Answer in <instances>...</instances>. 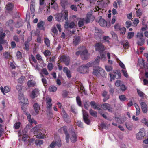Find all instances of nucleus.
Returning a JSON list of instances; mask_svg holds the SVG:
<instances>
[{"instance_id": "1", "label": "nucleus", "mask_w": 148, "mask_h": 148, "mask_svg": "<svg viewBox=\"0 0 148 148\" xmlns=\"http://www.w3.org/2000/svg\"><path fill=\"white\" fill-rule=\"evenodd\" d=\"M18 98L20 101L22 103H23V106L22 107V109L23 110L25 114H26L27 117V119L31 124L34 123L36 124L37 123V121H35L33 118H31V115L30 114L26 112V108L24 107V106L28 104V101L27 98L25 97L23 94L20 93L18 95Z\"/></svg>"}, {"instance_id": "2", "label": "nucleus", "mask_w": 148, "mask_h": 148, "mask_svg": "<svg viewBox=\"0 0 148 148\" xmlns=\"http://www.w3.org/2000/svg\"><path fill=\"white\" fill-rule=\"evenodd\" d=\"M100 57L97 56L95 61L93 62H89L86 65H82L77 69V71L80 73H88L89 71L88 68L89 67L94 66H95L94 64L96 63L97 65L99 62Z\"/></svg>"}, {"instance_id": "3", "label": "nucleus", "mask_w": 148, "mask_h": 148, "mask_svg": "<svg viewBox=\"0 0 148 148\" xmlns=\"http://www.w3.org/2000/svg\"><path fill=\"white\" fill-rule=\"evenodd\" d=\"M31 132L36 134L37 138L43 139L44 138L45 131L42 130L41 125H37L31 130Z\"/></svg>"}, {"instance_id": "4", "label": "nucleus", "mask_w": 148, "mask_h": 148, "mask_svg": "<svg viewBox=\"0 0 148 148\" xmlns=\"http://www.w3.org/2000/svg\"><path fill=\"white\" fill-rule=\"evenodd\" d=\"M92 11L89 12L88 13L86 18H78V25L79 27H80L83 26L85 21L86 23H89L90 21H93L94 19V17L92 15Z\"/></svg>"}, {"instance_id": "5", "label": "nucleus", "mask_w": 148, "mask_h": 148, "mask_svg": "<svg viewBox=\"0 0 148 148\" xmlns=\"http://www.w3.org/2000/svg\"><path fill=\"white\" fill-rule=\"evenodd\" d=\"M79 49L80 51L76 52V55L78 56L80 54L81 58L84 60L87 59L88 58V51L86 49L85 47H82Z\"/></svg>"}, {"instance_id": "6", "label": "nucleus", "mask_w": 148, "mask_h": 148, "mask_svg": "<svg viewBox=\"0 0 148 148\" xmlns=\"http://www.w3.org/2000/svg\"><path fill=\"white\" fill-rule=\"evenodd\" d=\"M99 63L97 65H96V63L94 64L95 66H93V67H95V68L94 69V71L93 72V74L96 75L97 77H99L102 75V73H105L104 70L101 67L97 66Z\"/></svg>"}, {"instance_id": "7", "label": "nucleus", "mask_w": 148, "mask_h": 148, "mask_svg": "<svg viewBox=\"0 0 148 148\" xmlns=\"http://www.w3.org/2000/svg\"><path fill=\"white\" fill-rule=\"evenodd\" d=\"M61 14H58L56 17V19L57 21L60 22L62 19L63 16H64V19L68 21V11L66 10H64L62 11Z\"/></svg>"}, {"instance_id": "8", "label": "nucleus", "mask_w": 148, "mask_h": 148, "mask_svg": "<svg viewBox=\"0 0 148 148\" xmlns=\"http://www.w3.org/2000/svg\"><path fill=\"white\" fill-rule=\"evenodd\" d=\"M143 35L142 32H138L136 36V38L137 39V44L138 45L141 46L143 45L144 42V39L143 38Z\"/></svg>"}, {"instance_id": "9", "label": "nucleus", "mask_w": 148, "mask_h": 148, "mask_svg": "<svg viewBox=\"0 0 148 148\" xmlns=\"http://www.w3.org/2000/svg\"><path fill=\"white\" fill-rule=\"evenodd\" d=\"M77 134L74 132L73 128L71 130V132L69 135V138L72 143H74L77 140Z\"/></svg>"}, {"instance_id": "10", "label": "nucleus", "mask_w": 148, "mask_h": 148, "mask_svg": "<svg viewBox=\"0 0 148 148\" xmlns=\"http://www.w3.org/2000/svg\"><path fill=\"white\" fill-rule=\"evenodd\" d=\"M145 135V130L144 128H142L140 129L138 132L136 134V138L138 140H141Z\"/></svg>"}, {"instance_id": "11", "label": "nucleus", "mask_w": 148, "mask_h": 148, "mask_svg": "<svg viewBox=\"0 0 148 148\" xmlns=\"http://www.w3.org/2000/svg\"><path fill=\"white\" fill-rule=\"evenodd\" d=\"M83 115L84 120L85 123L89 125L90 123V120L89 118V116L88 113L85 110H83Z\"/></svg>"}, {"instance_id": "12", "label": "nucleus", "mask_w": 148, "mask_h": 148, "mask_svg": "<svg viewBox=\"0 0 148 148\" xmlns=\"http://www.w3.org/2000/svg\"><path fill=\"white\" fill-rule=\"evenodd\" d=\"M55 141L52 142L50 145V147H51L53 148L56 145L58 147H60L61 146V140L60 138L58 137L57 139H55Z\"/></svg>"}, {"instance_id": "13", "label": "nucleus", "mask_w": 148, "mask_h": 148, "mask_svg": "<svg viewBox=\"0 0 148 148\" xmlns=\"http://www.w3.org/2000/svg\"><path fill=\"white\" fill-rule=\"evenodd\" d=\"M96 51H98L100 53H102L105 50L104 46L101 43H97L95 45Z\"/></svg>"}, {"instance_id": "14", "label": "nucleus", "mask_w": 148, "mask_h": 148, "mask_svg": "<svg viewBox=\"0 0 148 148\" xmlns=\"http://www.w3.org/2000/svg\"><path fill=\"white\" fill-rule=\"evenodd\" d=\"M50 4L51 6V8H52L55 10H57L58 9V6L56 3V1L54 0H51V3L49 4V6L48 7V8L47 9L48 12H50V11L48 10V9H50Z\"/></svg>"}, {"instance_id": "15", "label": "nucleus", "mask_w": 148, "mask_h": 148, "mask_svg": "<svg viewBox=\"0 0 148 148\" xmlns=\"http://www.w3.org/2000/svg\"><path fill=\"white\" fill-rule=\"evenodd\" d=\"M63 130L66 135V140L67 143H68L69 140V134L67 132V127L66 126H64L61 127L59 130V132H62Z\"/></svg>"}, {"instance_id": "16", "label": "nucleus", "mask_w": 148, "mask_h": 148, "mask_svg": "<svg viewBox=\"0 0 148 148\" xmlns=\"http://www.w3.org/2000/svg\"><path fill=\"white\" fill-rule=\"evenodd\" d=\"M97 22L102 27H105L107 26L106 21L101 17L100 16L98 17L97 19Z\"/></svg>"}, {"instance_id": "17", "label": "nucleus", "mask_w": 148, "mask_h": 148, "mask_svg": "<svg viewBox=\"0 0 148 148\" xmlns=\"http://www.w3.org/2000/svg\"><path fill=\"white\" fill-rule=\"evenodd\" d=\"M60 60L61 62H64L66 65H68L69 64L70 59L69 56H62L60 57Z\"/></svg>"}, {"instance_id": "18", "label": "nucleus", "mask_w": 148, "mask_h": 148, "mask_svg": "<svg viewBox=\"0 0 148 148\" xmlns=\"http://www.w3.org/2000/svg\"><path fill=\"white\" fill-rule=\"evenodd\" d=\"M101 106L102 108L104 110H108L109 112H111L113 111V109L111 107L110 105L108 103H105L103 104Z\"/></svg>"}, {"instance_id": "19", "label": "nucleus", "mask_w": 148, "mask_h": 148, "mask_svg": "<svg viewBox=\"0 0 148 148\" xmlns=\"http://www.w3.org/2000/svg\"><path fill=\"white\" fill-rule=\"evenodd\" d=\"M52 99L51 98L49 97H47L45 100V101L46 103L47 108L50 110L51 108L52 104L51 103Z\"/></svg>"}, {"instance_id": "20", "label": "nucleus", "mask_w": 148, "mask_h": 148, "mask_svg": "<svg viewBox=\"0 0 148 148\" xmlns=\"http://www.w3.org/2000/svg\"><path fill=\"white\" fill-rule=\"evenodd\" d=\"M11 89V87L8 86H5L4 87L1 86L0 87L1 91L4 95H5V93H6L9 92Z\"/></svg>"}, {"instance_id": "21", "label": "nucleus", "mask_w": 148, "mask_h": 148, "mask_svg": "<svg viewBox=\"0 0 148 148\" xmlns=\"http://www.w3.org/2000/svg\"><path fill=\"white\" fill-rule=\"evenodd\" d=\"M39 90L36 88L33 90L30 95L31 97L33 99L37 97L39 94Z\"/></svg>"}, {"instance_id": "22", "label": "nucleus", "mask_w": 148, "mask_h": 148, "mask_svg": "<svg viewBox=\"0 0 148 148\" xmlns=\"http://www.w3.org/2000/svg\"><path fill=\"white\" fill-rule=\"evenodd\" d=\"M110 80L112 81L114 79L115 77L116 78H119L121 77V75L119 73H110Z\"/></svg>"}, {"instance_id": "23", "label": "nucleus", "mask_w": 148, "mask_h": 148, "mask_svg": "<svg viewBox=\"0 0 148 148\" xmlns=\"http://www.w3.org/2000/svg\"><path fill=\"white\" fill-rule=\"evenodd\" d=\"M75 24V23L74 22H71L70 23H68L67 21H66L64 25V27L66 29H67L69 28H73L74 27Z\"/></svg>"}, {"instance_id": "24", "label": "nucleus", "mask_w": 148, "mask_h": 148, "mask_svg": "<svg viewBox=\"0 0 148 148\" xmlns=\"http://www.w3.org/2000/svg\"><path fill=\"white\" fill-rule=\"evenodd\" d=\"M2 29L0 30V43H4L3 39L5 36V33H3Z\"/></svg>"}, {"instance_id": "25", "label": "nucleus", "mask_w": 148, "mask_h": 148, "mask_svg": "<svg viewBox=\"0 0 148 148\" xmlns=\"http://www.w3.org/2000/svg\"><path fill=\"white\" fill-rule=\"evenodd\" d=\"M34 109L36 114H38L40 110V106L37 103H35L33 106Z\"/></svg>"}, {"instance_id": "26", "label": "nucleus", "mask_w": 148, "mask_h": 148, "mask_svg": "<svg viewBox=\"0 0 148 148\" xmlns=\"http://www.w3.org/2000/svg\"><path fill=\"white\" fill-rule=\"evenodd\" d=\"M80 41V38L79 36H75L73 39V44L76 46L79 44Z\"/></svg>"}, {"instance_id": "27", "label": "nucleus", "mask_w": 148, "mask_h": 148, "mask_svg": "<svg viewBox=\"0 0 148 148\" xmlns=\"http://www.w3.org/2000/svg\"><path fill=\"white\" fill-rule=\"evenodd\" d=\"M45 23L43 21H40L37 24V27L40 30H44L45 28L44 25H45Z\"/></svg>"}, {"instance_id": "28", "label": "nucleus", "mask_w": 148, "mask_h": 148, "mask_svg": "<svg viewBox=\"0 0 148 148\" xmlns=\"http://www.w3.org/2000/svg\"><path fill=\"white\" fill-rule=\"evenodd\" d=\"M137 92L138 95L140 97H141L142 98H147L148 96H147L145 94L140 90L137 89Z\"/></svg>"}, {"instance_id": "29", "label": "nucleus", "mask_w": 148, "mask_h": 148, "mask_svg": "<svg viewBox=\"0 0 148 148\" xmlns=\"http://www.w3.org/2000/svg\"><path fill=\"white\" fill-rule=\"evenodd\" d=\"M63 71L64 73H65L68 78H70L71 77V75L70 73V71L68 70L67 68L66 67H64L63 69Z\"/></svg>"}, {"instance_id": "30", "label": "nucleus", "mask_w": 148, "mask_h": 148, "mask_svg": "<svg viewBox=\"0 0 148 148\" xmlns=\"http://www.w3.org/2000/svg\"><path fill=\"white\" fill-rule=\"evenodd\" d=\"M35 84V82L34 80H29L27 82V85L29 87L34 86Z\"/></svg>"}, {"instance_id": "31", "label": "nucleus", "mask_w": 148, "mask_h": 148, "mask_svg": "<svg viewBox=\"0 0 148 148\" xmlns=\"http://www.w3.org/2000/svg\"><path fill=\"white\" fill-rule=\"evenodd\" d=\"M31 58L33 61L36 64L35 65H33L32 64V65L35 68V69L36 70H39V68L37 66V61L34 57L32 55L31 56Z\"/></svg>"}, {"instance_id": "32", "label": "nucleus", "mask_w": 148, "mask_h": 148, "mask_svg": "<svg viewBox=\"0 0 148 148\" xmlns=\"http://www.w3.org/2000/svg\"><path fill=\"white\" fill-rule=\"evenodd\" d=\"M125 125L127 128L129 130H131L132 129V124L130 122H127L125 123Z\"/></svg>"}, {"instance_id": "33", "label": "nucleus", "mask_w": 148, "mask_h": 148, "mask_svg": "<svg viewBox=\"0 0 148 148\" xmlns=\"http://www.w3.org/2000/svg\"><path fill=\"white\" fill-rule=\"evenodd\" d=\"M14 7V5L11 3H9L6 5V10L9 11H11L12 10Z\"/></svg>"}, {"instance_id": "34", "label": "nucleus", "mask_w": 148, "mask_h": 148, "mask_svg": "<svg viewBox=\"0 0 148 148\" xmlns=\"http://www.w3.org/2000/svg\"><path fill=\"white\" fill-rule=\"evenodd\" d=\"M91 107L94 109H99V107L97 106V105L94 101H92L90 103Z\"/></svg>"}, {"instance_id": "35", "label": "nucleus", "mask_w": 148, "mask_h": 148, "mask_svg": "<svg viewBox=\"0 0 148 148\" xmlns=\"http://www.w3.org/2000/svg\"><path fill=\"white\" fill-rule=\"evenodd\" d=\"M102 95L105 97L104 99H103V101L104 102L106 101L109 98V96L107 95V92L106 91H104L103 92Z\"/></svg>"}, {"instance_id": "36", "label": "nucleus", "mask_w": 148, "mask_h": 148, "mask_svg": "<svg viewBox=\"0 0 148 148\" xmlns=\"http://www.w3.org/2000/svg\"><path fill=\"white\" fill-rule=\"evenodd\" d=\"M89 113L90 114L94 117H97V112L93 110L92 109H90L89 110Z\"/></svg>"}, {"instance_id": "37", "label": "nucleus", "mask_w": 148, "mask_h": 148, "mask_svg": "<svg viewBox=\"0 0 148 148\" xmlns=\"http://www.w3.org/2000/svg\"><path fill=\"white\" fill-rule=\"evenodd\" d=\"M136 16L138 17H140L142 15V10L140 9H139L138 10H137L136 8Z\"/></svg>"}, {"instance_id": "38", "label": "nucleus", "mask_w": 148, "mask_h": 148, "mask_svg": "<svg viewBox=\"0 0 148 148\" xmlns=\"http://www.w3.org/2000/svg\"><path fill=\"white\" fill-rule=\"evenodd\" d=\"M134 35V33L133 32H130L128 33L127 38L128 39H131L133 38Z\"/></svg>"}, {"instance_id": "39", "label": "nucleus", "mask_w": 148, "mask_h": 148, "mask_svg": "<svg viewBox=\"0 0 148 148\" xmlns=\"http://www.w3.org/2000/svg\"><path fill=\"white\" fill-rule=\"evenodd\" d=\"M67 4L68 2L67 0H61V5L64 8L65 6Z\"/></svg>"}, {"instance_id": "40", "label": "nucleus", "mask_w": 148, "mask_h": 148, "mask_svg": "<svg viewBox=\"0 0 148 148\" xmlns=\"http://www.w3.org/2000/svg\"><path fill=\"white\" fill-rule=\"evenodd\" d=\"M24 130H23V133L22 134H23L22 137V140L25 142L27 140L28 138V136L27 135L25 134V133L24 134Z\"/></svg>"}, {"instance_id": "41", "label": "nucleus", "mask_w": 148, "mask_h": 148, "mask_svg": "<svg viewBox=\"0 0 148 148\" xmlns=\"http://www.w3.org/2000/svg\"><path fill=\"white\" fill-rule=\"evenodd\" d=\"M141 122L148 127V120L145 118H143L141 120Z\"/></svg>"}, {"instance_id": "42", "label": "nucleus", "mask_w": 148, "mask_h": 148, "mask_svg": "<svg viewBox=\"0 0 148 148\" xmlns=\"http://www.w3.org/2000/svg\"><path fill=\"white\" fill-rule=\"evenodd\" d=\"M44 42L47 47H49L50 46V40L47 38H46L44 39Z\"/></svg>"}, {"instance_id": "43", "label": "nucleus", "mask_w": 148, "mask_h": 148, "mask_svg": "<svg viewBox=\"0 0 148 148\" xmlns=\"http://www.w3.org/2000/svg\"><path fill=\"white\" fill-rule=\"evenodd\" d=\"M21 123L20 122H17L14 125V127L16 129H18L20 127Z\"/></svg>"}, {"instance_id": "44", "label": "nucleus", "mask_w": 148, "mask_h": 148, "mask_svg": "<svg viewBox=\"0 0 148 148\" xmlns=\"http://www.w3.org/2000/svg\"><path fill=\"white\" fill-rule=\"evenodd\" d=\"M43 54L46 57L47 56H49L51 54L50 51L48 50H46L44 52Z\"/></svg>"}, {"instance_id": "45", "label": "nucleus", "mask_w": 148, "mask_h": 148, "mask_svg": "<svg viewBox=\"0 0 148 148\" xmlns=\"http://www.w3.org/2000/svg\"><path fill=\"white\" fill-rule=\"evenodd\" d=\"M47 67L49 71H51L53 68V65L51 63H49Z\"/></svg>"}, {"instance_id": "46", "label": "nucleus", "mask_w": 148, "mask_h": 148, "mask_svg": "<svg viewBox=\"0 0 148 148\" xmlns=\"http://www.w3.org/2000/svg\"><path fill=\"white\" fill-rule=\"evenodd\" d=\"M49 90L51 92H55L57 90V88L56 87L54 86H51L49 88Z\"/></svg>"}, {"instance_id": "47", "label": "nucleus", "mask_w": 148, "mask_h": 148, "mask_svg": "<svg viewBox=\"0 0 148 148\" xmlns=\"http://www.w3.org/2000/svg\"><path fill=\"white\" fill-rule=\"evenodd\" d=\"M123 47L125 49L128 48L129 47V44L127 41H125L123 43Z\"/></svg>"}, {"instance_id": "48", "label": "nucleus", "mask_w": 148, "mask_h": 148, "mask_svg": "<svg viewBox=\"0 0 148 148\" xmlns=\"http://www.w3.org/2000/svg\"><path fill=\"white\" fill-rule=\"evenodd\" d=\"M119 98L120 100L121 101H124L126 99L125 96L124 95H122L119 96Z\"/></svg>"}, {"instance_id": "49", "label": "nucleus", "mask_w": 148, "mask_h": 148, "mask_svg": "<svg viewBox=\"0 0 148 148\" xmlns=\"http://www.w3.org/2000/svg\"><path fill=\"white\" fill-rule=\"evenodd\" d=\"M61 114L62 115H63L64 119L66 118L67 117H69L67 113L63 109H62Z\"/></svg>"}, {"instance_id": "50", "label": "nucleus", "mask_w": 148, "mask_h": 148, "mask_svg": "<svg viewBox=\"0 0 148 148\" xmlns=\"http://www.w3.org/2000/svg\"><path fill=\"white\" fill-rule=\"evenodd\" d=\"M124 75L126 77H128V75L127 73L126 69H123L121 70Z\"/></svg>"}, {"instance_id": "51", "label": "nucleus", "mask_w": 148, "mask_h": 148, "mask_svg": "<svg viewBox=\"0 0 148 148\" xmlns=\"http://www.w3.org/2000/svg\"><path fill=\"white\" fill-rule=\"evenodd\" d=\"M35 143L36 145H40L43 144V141L41 140H36L35 141Z\"/></svg>"}, {"instance_id": "52", "label": "nucleus", "mask_w": 148, "mask_h": 148, "mask_svg": "<svg viewBox=\"0 0 148 148\" xmlns=\"http://www.w3.org/2000/svg\"><path fill=\"white\" fill-rule=\"evenodd\" d=\"M119 30L120 31V33L123 34H125L126 31V28L125 27L120 28Z\"/></svg>"}, {"instance_id": "53", "label": "nucleus", "mask_w": 148, "mask_h": 148, "mask_svg": "<svg viewBox=\"0 0 148 148\" xmlns=\"http://www.w3.org/2000/svg\"><path fill=\"white\" fill-rule=\"evenodd\" d=\"M16 89L18 92H20L22 90V87L21 85H18L16 86Z\"/></svg>"}, {"instance_id": "54", "label": "nucleus", "mask_w": 148, "mask_h": 148, "mask_svg": "<svg viewBox=\"0 0 148 148\" xmlns=\"http://www.w3.org/2000/svg\"><path fill=\"white\" fill-rule=\"evenodd\" d=\"M76 100L77 103L78 104V105L79 106H81V103L80 98L79 97H76Z\"/></svg>"}, {"instance_id": "55", "label": "nucleus", "mask_w": 148, "mask_h": 148, "mask_svg": "<svg viewBox=\"0 0 148 148\" xmlns=\"http://www.w3.org/2000/svg\"><path fill=\"white\" fill-rule=\"evenodd\" d=\"M3 56L6 59L9 58L10 57V55L9 53L7 52L3 53Z\"/></svg>"}, {"instance_id": "56", "label": "nucleus", "mask_w": 148, "mask_h": 148, "mask_svg": "<svg viewBox=\"0 0 148 148\" xmlns=\"http://www.w3.org/2000/svg\"><path fill=\"white\" fill-rule=\"evenodd\" d=\"M13 23V21L12 20H10L6 22V25L7 26H11Z\"/></svg>"}, {"instance_id": "57", "label": "nucleus", "mask_w": 148, "mask_h": 148, "mask_svg": "<svg viewBox=\"0 0 148 148\" xmlns=\"http://www.w3.org/2000/svg\"><path fill=\"white\" fill-rule=\"evenodd\" d=\"M118 63L121 68L123 69H126L125 65L121 61L119 60L118 62Z\"/></svg>"}, {"instance_id": "58", "label": "nucleus", "mask_w": 148, "mask_h": 148, "mask_svg": "<svg viewBox=\"0 0 148 148\" xmlns=\"http://www.w3.org/2000/svg\"><path fill=\"white\" fill-rule=\"evenodd\" d=\"M126 26L127 28H129L132 25V23L130 21H127L126 22Z\"/></svg>"}, {"instance_id": "59", "label": "nucleus", "mask_w": 148, "mask_h": 148, "mask_svg": "<svg viewBox=\"0 0 148 148\" xmlns=\"http://www.w3.org/2000/svg\"><path fill=\"white\" fill-rule=\"evenodd\" d=\"M100 58L103 61L105 60H106V57L105 55L102 53H100Z\"/></svg>"}, {"instance_id": "60", "label": "nucleus", "mask_w": 148, "mask_h": 148, "mask_svg": "<svg viewBox=\"0 0 148 148\" xmlns=\"http://www.w3.org/2000/svg\"><path fill=\"white\" fill-rule=\"evenodd\" d=\"M25 78L24 76H22L18 80V82L20 83H22L25 80Z\"/></svg>"}, {"instance_id": "61", "label": "nucleus", "mask_w": 148, "mask_h": 148, "mask_svg": "<svg viewBox=\"0 0 148 148\" xmlns=\"http://www.w3.org/2000/svg\"><path fill=\"white\" fill-rule=\"evenodd\" d=\"M141 106V108H148L147 106L146 103L144 102H141L140 103Z\"/></svg>"}, {"instance_id": "62", "label": "nucleus", "mask_w": 148, "mask_h": 148, "mask_svg": "<svg viewBox=\"0 0 148 148\" xmlns=\"http://www.w3.org/2000/svg\"><path fill=\"white\" fill-rule=\"evenodd\" d=\"M105 69L107 71L109 72L112 69V68L111 66H106Z\"/></svg>"}, {"instance_id": "63", "label": "nucleus", "mask_w": 148, "mask_h": 148, "mask_svg": "<svg viewBox=\"0 0 148 148\" xmlns=\"http://www.w3.org/2000/svg\"><path fill=\"white\" fill-rule=\"evenodd\" d=\"M110 38L108 36H105L103 37V40L105 42H107V43H109V42Z\"/></svg>"}, {"instance_id": "64", "label": "nucleus", "mask_w": 148, "mask_h": 148, "mask_svg": "<svg viewBox=\"0 0 148 148\" xmlns=\"http://www.w3.org/2000/svg\"><path fill=\"white\" fill-rule=\"evenodd\" d=\"M77 125L81 127H83V123L79 121H77L76 122Z\"/></svg>"}]
</instances>
